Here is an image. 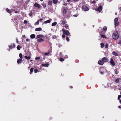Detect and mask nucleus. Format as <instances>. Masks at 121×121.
<instances>
[{
	"instance_id": "nucleus-40",
	"label": "nucleus",
	"mask_w": 121,
	"mask_h": 121,
	"mask_svg": "<svg viewBox=\"0 0 121 121\" xmlns=\"http://www.w3.org/2000/svg\"><path fill=\"white\" fill-rule=\"evenodd\" d=\"M51 52V49H49L48 52L50 54Z\"/></svg>"
},
{
	"instance_id": "nucleus-21",
	"label": "nucleus",
	"mask_w": 121,
	"mask_h": 121,
	"mask_svg": "<svg viewBox=\"0 0 121 121\" xmlns=\"http://www.w3.org/2000/svg\"><path fill=\"white\" fill-rule=\"evenodd\" d=\"M112 53L113 55L116 56H118V54L115 51H114Z\"/></svg>"
},
{
	"instance_id": "nucleus-22",
	"label": "nucleus",
	"mask_w": 121,
	"mask_h": 121,
	"mask_svg": "<svg viewBox=\"0 0 121 121\" xmlns=\"http://www.w3.org/2000/svg\"><path fill=\"white\" fill-rule=\"evenodd\" d=\"M69 27L68 25L66 24L63 26V27H65L67 29H68L69 28Z\"/></svg>"
},
{
	"instance_id": "nucleus-13",
	"label": "nucleus",
	"mask_w": 121,
	"mask_h": 121,
	"mask_svg": "<svg viewBox=\"0 0 121 121\" xmlns=\"http://www.w3.org/2000/svg\"><path fill=\"white\" fill-rule=\"evenodd\" d=\"M51 20H52V19H50V20H47L45 21L43 23L47 24V23H49L51 22Z\"/></svg>"
},
{
	"instance_id": "nucleus-50",
	"label": "nucleus",
	"mask_w": 121,
	"mask_h": 121,
	"mask_svg": "<svg viewBox=\"0 0 121 121\" xmlns=\"http://www.w3.org/2000/svg\"><path fill=\"white\" fill-rule=\"evenodd\" d=\"M63 5L65 6H66L67 5V4L66 3H65L63 4Z\"/></svg>"
},
{
	"instance_id": "nucleus-11",
	"label": "nucleus",
	"mask_w": 121,
	"mask_h": 121,
	"mask_svg": "<svg viewBox=\"0 0 121 121\" xmlns=\"http://www.w3.org/2000/svg\"><path fill=\"white\" fill-rule=\"evenodd\" d=\"M9 47L10 49H12L14 48L15 47V44L13 43L12 45H10L9 46Z\"/></svg>"
},
{
	"instance_id": "nucleus-12",
	"label": "nucleus",
	"mask_w": 121,
	"mask_h": 121,
	"mask_svg": "<svg viewBox=\"0 0 121 121\" xmlns=\"http://www.w3.org/2000/svg\"><path fill=\"white\" fill-rule=\"evenodd\" d=\"M102 60L104 62H107L108 61V60L106 57H103L102 59Z\"/></svg>"
},
{
	"instance_id": "nucleus-1",
	"label": "nucleus",
	"mask_w": 121,
	"mask_h": 121,
	"mask_svg": "<svg viewBox=\"0 0 121 121\" xmlns=\"http://www.w3.org/2000/svg\"><path fill=\"white\" fill-rule=\"evenodd\" d=\"M112 37L114 40H116L118 38L119 34L117 31L116 30L113 32L112 35Z\"/></svg>"
},
{
	"instance_id": "nucleus-33",
	"label": "nucleus",
	"mask_w": 121,
	"mask_h": 121,
	"mask_svg": "<svg viewBox=\"0 0 121 121\" xmlns=\"http://www.w3.org/2000/svg\"><path fill=\"white\" fill-rule=\"evenodd\" d=\"M6 11L8 13H11V11H10V10L9 9H8V8H7L6 9Z\"/></svg>"
},
{
	"instance_id": "nucleus-23",
	"label": "nucleus",
	"mask_w": 121,
	"mask_h": 121,
	"mask_svg": "<svg viewBox=\"0 0 121 121\" xmlns=\"http://www.w3.org/2000/svg\"><path fill=\"white\" fill-rule=\"evenodd\" d=\"M48 5H49L52 6V1H48Z\"/></svg>"
},
{
	"instance_id": "nucleus-58",
	"label": "nucleus",
	"mask_w": 121,
	"mask_h": 121,
	"mask_svg": "<svg viewBox=\"0 0 121 121\" xmlns=\"http://www.w3.org/2000/svg\"><path fill=\"white\" fill-rule=\"evenodd\" d=\"M74 1H78L79 0H74Z\"/></svg>"
},
{
	"instance_id": "nucleus-25",
	"label": "nucleus",
	"mask_w": 121,
	"mask_h": 121,
	"mask_svg": "<svg viewBox=\"0 0 121 121\" xmlns=\"http://www.w3.org/2000/svg\"><path fill=\"white\" fill-rule=\"evenodd\" d=\"M25 58L26 59H27V60H28L31 58L30 57V56L27 57V56H25Z\"/></svg>"
},
{
	"instance_id": "nucleus-3",
	"label": "nucleus",
	"mask_w": 121,
	"mask_h": 121,
	"mask_svg": "<svg viewBox=\"0 0 121 121\" xmlns=\"http://www.w3.org/2000/svg\"><path fill=\"white\" fill-rule=\"evenodd\" d=\"M82 10L84 11H87L89 10L88 7L85 5H83L82 7Z\"/></svg>"
},
{
	"instance_id": "nucleus-20",
	"label": "nucleus",
	"mask_w": 121,
	"mask_h": 121,
	"mask_svg": "<svg viewBox=\"0 0 121 121\" xmlns=\"http://www.w3.org/2000/svg\"><path fill=\"white\" fill-rule=\"evenodd\" d=\"M37 41L38 42H41L43 41H44V40L40 38L38 39L37 40Z\"/></svg>"
},
{
	"instance_id": "nucleus-2",
	"label": "nucleus",
	"mask_w": 121,
	"mask_h": 121,
	"mask_svg": "<svg viewBox=\"0 0 121 121\" xmlns=\"http://www.w3.org/2000/svg\"><path fill=\"white\" fill-rule=\"evenodd\" d=\"M62 31L64 34L67 36H71L70 32L68 30H65L64 29H63L62 30Z\"/></svg>"
},
{
	"instance_id": "nucleus-10",
	"label": "nucleus",
	"mask_w": 121,
	"mask_h": 121,
	"mask_svg": "<svg viewBox=\"0 0 121 121\" xmlns=\"http://www.w3.org/2000/svg\"><path fill=\"white\" fill-rule=\"evenodd\" d=\"M115 82L117 83L121 82V79L119 78H117L115 80Z\"/></svg>"
},
{
	"instance_id": "nucleus-26",
	"label": "nucleus",
	"mask_w": 121,
	"mask_h": 121,
	"mask_svg": "<svg viewBox=\"0 0 121 121\" xmlns=\"http://www.w3.org/2000/svg\"><path fill=\"white\" fill-rule=\"evenodd\" d=\"M41 5L43 6V7L45 8L46 7V5L45 3H43L41 4Z\"/></svg>"
},
{
	"instance_id": "nucleus-51",
	"label": "nucleus",
	"mask_w": 121,
	"mask_h": 121,
	"mask_svg": "<svg viewBox=\"0 0 121 121\" xmlns=\"http://www.w3.org/2000/svg\"><path fill=\"white\" fill-rule=\"evenodd\" d=\"M73 16L74 17H77V16L78 15H73Z\"/></svg>"
},
{
	"instance_id": "nucleus-64",
	"label": "nucleus",
	"mask_w": 121,
	"mask_h": 121,
	"mask_svg": "<svg viewBox=\"0 0 121 121\" xmlns=\"http://www.w3.org/2000/svg\"><path fill=\"white\" fill-rule=\"evenodd\" d=\"M120 98H119V97H118V100H120Z\"/></svg>"
},
{
	"instance_id": "nucleus-36",
	"label": "nucleus",
	"mask_w": 121,
	"mask_h": 121,
	"mask_svg": "<svg viewBox=\"0 0 121 121\" xmlns=\"http://www.w3.org/2000/svg\"><path fill=\"white\" fill-rule=\"evenodd\" d=\"M70 17V16L69 15H67L66 16H65V17H66L68 18H69Z\"/></svg>"
},
{
	"instance_id": "nucleus-18",
	"label": "nucleus",
	"mask_w": 121,
	"mask_h": 121,
	"mask_svg": "<svg viewBox=\"0 0 121 121\" xmlns=\"http://www.w3.org/2000/svg\"><path fill=\"white\" fill-rule=\"evenodd\" d=\"M22 61V60L21 59H19L17 60V62L18 64H20L21 63Z\"/></svg>"
},
{
	"instance_id": "nucleus-39",
	"label": "nucleus",
	"mask_w": 121,
	"mask_h": 121,
	"mask_svg": "<svg viewBox=\"0 0 121 121\" xmlns=\"http://www.w3.org/2000/svg\"><path fill=\"white\" fill-rule=\"evenodd\" d=\"M39 20H38L37 22L35 23V25H38L39 23Z\"/></svg>"
},
{
	"instance_id": "nucleus-9",
	"label": "nucleus",
	"mask_w": 121,
	"mask_h": 121,
	"mask_svg": "<svg viewBox=\"0 0 121 121\" xmlns=\"http://www.w3.org/2000/svg\"><path fill=\"white\" fill-rule=\"evenodd\" d=\"M61 22V24L63 26L66 24L67 22L66 21L64 20V19L60 21Z\"/></svg>"
},
{
	"instance_id": "nucleus-37",
	"label": "nucleus",
	"mask_w": 121,
	"mask_h": 121,
	"mask_svg": "<svg viewBox=\"0 0 121 121\" xmlns=\"http://www.w3.org/2000/svg\"><path fill=\"white\" fill-rule=\"evenodd\" d=\"M100 45L101 47L103 48L104 47V44L103 43H101Z\"/></svg>"
},
{
	"instance_id": "nucleus-6",
	"label": "nucleus",
	"mask_w": 121,
	"mask_h": 121,
	"mask_svg": "<svg viewBox=\"0 0 121 121\" xmlns=\"http://www.w3.org/2000/svg\"><path fill=\"white\" fill-rule=\"evenodd\" d=\"M64 9L63 11V15L64 17H65V15L66 13H67V11L66 10H67L68 9V8L66 7H65L64 8Z\"/></svg>"
},
{
	"instance_id": "nucleus-28",
	"label": "nucleus",
	"mask_w": 121,
	"mask_h": 121,
	"mask_svg": "<svg viewBox=\"0 0 121 121\" xmlns=\"http://www.w3.org/2000/svg\"><path fill=\"white\" fill-rule=\"evenodd\" d=\"M101 37L103 38H106V37L105 35L101 34L100 35Z\"/></svg>"
},
{
	"instance_id": "nucleus-4",
	"label": "nucleus",
	"mask_w": 121,
	"mask_h": 121,
	"mask_svg": "<svg viewBox=\"0 0 121 121\" xmlns=\"http://www.w3.org/2000/svg\"><path fill=\"white\" fill-rule=\"evenodd\" d=\"M102 7L101 5L99 6L97 8H96L95 9V10L97 11H99V12H100L102 9Z\"/></svg>"
},
{
	"instance_id": "nucleus-19",
	"label": "nucleus",
	"mask_w": 121,
	"mask_h": 121,
	"mask_svg": "<svg viewBox=\"0 0 121 121\" xmlns=\"http://www.w3.org/2000/svg\"><path fill=\"white\" fill-rule=\"evenodd\" d=\"M115 73L116 74H117L119 73V72L118 71V69H115L114 70Z\"/></svg>"
},
{
	"instance_id": "nucleus-29",
	"label": "nucleus",
	"mask_w": 121,
	"mask_h": 121,
	"mask_svg": "<svg viewBox=\"0 0 121 121\" xmlns=\"http://www.w3.org/2000/svg\"><path fill=\"white\" fill-rule=\"evenodd\" d=\"M57 24V23L56 22H55L53 23L52 24V26H54L56 25Z\"/></svg>"
},
{
	"instance_id": "nucleus-52",
	"label": "nucleus",
	"mask_w": 121,
	"mask_h": 121,
	"mask_svg": "<svg viewBox=\"0 0 121 121\" xmlns=\"http://www.w3.org/2000/svg\"><path fill=\"white\" fill-rule=\"evenodd\" d=\"M26 41H29V39H26Z\"/></svg>"
},
{
	"instance_id": "nucleus-38",
	"label": "nucleus",
	"mask_w": 121,
	"mask_h": 121,
	"mask_svg": "<svg viewBox=\"0 0 121 121\" xmlns=\"http://www.w3.org/2000/svg\"><path fill=\"white\" fill-rule=\"evenodd\" d=\"M33 70L34 68L32 67L31 68L30 70V72L32 73L33 72Z\"/></svg>"
},
{
	"instance_id": "nucleus-55",
	"label": "nucleus",
	"mask_w": 121,
	"mask_h": 121,
	"mask_svg": "<svg viewBox=\"0 0 121 121\" xmlns=\"http://www.w3.org/2000/svg\"><path fill=\"white\" fill-rule=\"evenodd\" d=\"M119 44H121V41H119Z\"/></svg>"
},
{
	"instance_id": "nucleus-31",
	"label": "nucleus",
	"mask_w": 121,
	"mask_h": 121,
	"mask_svg": "<svg viewBox=\"0 0 121 121\" xmlns=\"http://www.w3.org/2000/svg\"><path fill=\"white\" fill-rule=\"evenodd\" d=\"M59 60L60 61L63 62L64 61V59L63 58H60L59 59Z\"/></svg>"
},
{
	"instance_id": "nucleus-45",
	"label": "nucleus",
	"mask_w": 121,
	"mask_h": 121,
	"mask_svg": "<svg viewBox=\"0 0 121 121\" xmlns=\"http://www.w3.org/2000/svg\"><path fill=\"white\" fill-rule=\"evenodd\" d=\"M16 42L17 43H19V41H18V39L17 38L16 39Z\"/></svg>"
},
{
	"instance_id": "nucleus-53",
	"label": "nucleus",
	"mask_w": 121,
	"mask_h": 121,
	"mask_svg": "<svg viewBox=\"0 0 121 121\" xmlns=\"http://www.w3.org/2000/svg\"><path fill=\"white\" fill-rule=\"evenodd\" d=\"M43 20V19L42 18H40L39 20H39V21H41Z\"/></svg>"
},
{
	"instance_id": "nucleus-44",
	"label": "nucleus",
	"mask_w": 121,
	"mask_h": 121,
	"mask_svg": "<svg viewBox=\"0 0 121 121\" xmlns=\"http://www.w3.org/2000/svg\"><path fill=\"white\" fill-rule=\"evenodd\" d=\"M40 59V58L39 57H36L35 58V59L36 60H39Z\"/></svg>"
},
{
	"instance_id": "nucleus-8",
	"label": "nucleus",
	"mask_w": 121,
	"mask_h": 121,
	"mask_svg": "<svg viewBox=\"0 0 121 121\" xmlns=\"http://www.w3.org/2000/svg\"><path fill=\"white\" fill-rule=\"evenodd\" d=\"M110 64L113 66H114L115 65V63L114 61V60L112 58H111L110 61Z\"/></svg>"
},
{
	"instance_id": "nucleus-17",
	"label": "nucleus",
	"mask_w": 121,
	"mask_h": 121,
	"mask_svg": "<svg viewBox=\"0 0 121 121\" xmlns=\"http://www.w3.org/2000/svg\"><path fill=\"white\" fill-rule=\"evenodd\" d=\"M49 65V64L48 63L43 64L42 65V66L45 67H48Z\"/></svg>"
},
{
	"instance_id": "nucleus-15",
	"label": "nucleus",
	"mask_w": 121,
	"mask_h": 121,
	"mask_svg": "<svg viewBox=\"0 0 121 121\" xmlns=\"http://www.w3.org/2000/svg\"><path fill=\"white\" fill-rule=\"evenodd\" d=\"M98 63L99 65H102L104 64V62L102 60H100L98 61Z\"/></svg>"
},
{
	"instance_id": "nucleus-61",
	"label": "nucleus",
	"mask_w": 121,
	"mask_h": 121,
	"mask_svg": "<svg viewBox=\"0 0 121 121\" xmlns=\"http://www.w3.org/2000/svg\"><path fill=\"white\" fill-rule=\"evenodd\" d=\"M70 88L71 89H72L73 88V87L71 86H70Z\"/></svg>"
},
{
	"instance_id": "nucleus-7",
	"label": "nucleus",
	"mask_w": 121,
	"mask_h": 121,
	"mask_svg": "<svg viewBox=\"0 0 121 121\" xmlns=\"http://www.w3.org/2000/svg\"><path fill=\"white\" fill-rule=\"evenodd\" d=\"M34 6L35 7H37L39 9L41 7V6L40 4L36 3L34 4Z\"/></svg>"
},
{
	"instance_id": "nucleus-56",
	"label": "nucleus",
	"mask_w": 121,
	"mask_h": 121,
	"mask_svg": "<svg viewBox=\"0 0 121 121\" xmlns=\"http://www.w3.org/2000/svg\"><path fill=\"white\" fill-rule=\"evenodd\" d=\"M118 107L119 108H121V107L120 106H118Z\"/></svg>"
},
{
	"instance_id": "nucleus-32",
	"label": "nucleus",
	"mask_w": 121,
	"mask_h": 121,
	"mask_svg": "<svg viewBox=\"0 0 121 121\" xmlns=\"http://www.w3.org/2000/svg\"><path fill=\"white\" fill-rule=\"evenodd\" d=\"M19 56L21 58V59H22L23 58V56H22V54L21 53H20L19 54Z\"/></svg>"
},
{
	"instance_id": "nucleus-47",
	"label": "nucleus",
	"mask_w": 121,
	"mask_h": 121,
	"mask_svg": "<svg viewBox=\"0 0 121 121\" xmlns=\"http://www.w3.org/2000/svg\"><path fill=\"white\" fill-rule=\"evenodd\" d=\"M48 54H49L48 52H47V53H45L44 54V55H48Z\"/></svg>"
},
{
	"instance_id": "nucleus-16",
	"label": "nucleus",
	"mask_w": 121,
	"mask_h": 121,
	"mask_svg": "<svg viewBox=\"0 0 121 121\" xmlns=\"http://www.w3.org/2000/svg\"><path fill=\"white\" fill-rule=\"evenodd\" d=\"M35 30L36 31H41L42 30V29L40 27L37 28L35 29Z\"/></svg>"
},
{
	"instance_id": "nucleus-43",
	"label": "nucleus",
	"mask_w": 121,
	"mask_h": 121,
	"mask_svg": "<svg viewBox=\"0 0 121 121\" xmlns=\"http://www.w3.org/2000/svg\"><path fill=\"white\" fill-rule=\"evenodd\" d=\"M34 71L35 73H36L38 71V70L37 69H35Z\"/></svg>"
},
{
	"instance_id": "nucleus-59",
	"label": "nucleus",
	"mask_w": 121,
	"mask_h": 121,
	"mask_svg": "<svg viewBox=\"0 0 121 121\" xmlns=\"http://www.w3.org/2000/svg\"><path fill=\"white\" fill-rule=\"evenodd\" d=\"M29 15L30 16H31L32 15V13H30L29 14Z\"/></svg>"
},
{
	"instance_id": "nucleus-48",
	"label": "nucleus",
	"mask_w": 121,
	"mask_h": 121,
	"mask_svg": "<svg viewBox=\"0 0 121 121\" xmlns=\"http://www.w3.org/2000/svg\"><path fill=\"white\" fill-rule=\"evenodd\" d=\"M56 36L55 35L53 36L52 38L53 39H54L56 38Z\"/></svg>"
},
{
	"instance_id": "nucleus-46",
	"label": "nucleus",
	"mask_w": 121,
	"mask_h": 121,
	"mask_svg": "<svg viewBox=\"0 0 121 121\" xmlns=\"http://www.w3.org/2000/svg\"><path fill=\"white\" fill-rule=\"evenodd\" d=\"M65 34H63L62 35V37L63 38H65V36L64 35Z\"/></svg>"
},
{
	"instance_id": "nucleus-42",
	"label": "nucleus",
	"mask_w": 121,
	"mask_h": 121,
	"mask_svg": "<svg viewBox=\"0 0 121 121\" xmlns=\"http://www.w3.org/2000/svg\"><path fill=\"white\" fill-rule=\"evenodd\" d=\"M66 40L67 41H69V38L68 37H66Z\"/></svg>"
},
{
	"instance_id": "nucleus-5",
	"label": "nucleus",
	"mask_w": 121,
	"mask_h": 121,
	"mask_svg": "<svg viewBox=\"0 0 121 121\" xmlns=\"http://www.w3.org/2000/svg\"><path fill=\"white\" fill-rule=\"evenodd\" d=\"M114 24L115 26H117L119 25V23L117 18H116L114 20Z\"/></svg>"
},
{
	"instance_id": "nucleus-14",
	"label": "nucleus",
	"mask_w": 121,
	"mask_h": 121,
	"mask_svg": "<svg viewBox=\"0 0 121 121\" xmlns=\"http://www.w3.org/2000/svg\"><path fill=\"white\" fill-rule=\"evenodd\" d=\"M37 37L38 38H39L41 37L43 38L44 36L42 35L39 34L37 35Z\"/></svg>"
},
{
	"instance_id": "nucleus-27",
	"label": "nucleus",
	"mask_w": 121,
	"mask_h": 121,
	"mask_svg": "<svg viewBox=\"0 0 121 121\" xmlns=\"http://www.w3.org/2000/svg\"><path fill=\"white\" fill-rule=\"evenodd\" d=\"M54 4H56L57 3L58 1V0H52Z\"/></svg>"
},
{
	"instance_id": "nucleus-60",
	"label": "nucleus",
	"mask_w": 121,
	"mask_h": 121,
	"mask_svg": "<svg viewBox=\"0 0 121 121\" xmlns=\"http://www.w3.org/2000/svg\"><path fill=\"white\" fill-rule=\"evenodd\" d=\"M100 73L101 74H103V73L102 72H100Z\"/></svg>"
},
{
	"instance_id": "nucleus-57",
	"label": "nucleus",
	"mask_w": 121,
	"mask_h": 121,
	"mask_svg": "<svg viewBox=\"0 0 121 121\" xmlns=\"http://www.w3.org/2000/svg\"><path fill=\"white\" fill-rule=\"evenodd\" d=\"M118 97H119V98H121V95H119L118 96Z\"/></svg>"
},
{
	"instance_id": "nucleus-34",
	"label": "nucleus",
	"mask_w": 121,
	"mask_h": 121,
	"mask_svg": "<svg viewBox=\"0 0 121 121\" xmlns=\"http://www.w3.org/2000/svg\"><path fill=\"white\" fill-rule=\"evenodd\" d=\"M17 48L18 50H20L21 48L20 46L19 45H18L17 47Z\"/></svg>"
},
{
	"instance_id": "nucleus-30",
	"label": "nucleus",
	"mask_w": 121,
	"mask_h": 121,
	"mask_svg": "<svg viewBox=\"0 0 121 121\" xmlns=\"http://www.w3.org/2000/svg\"><path fill=\"white\" fill-rule=\"evenodd\" d=\"M107 27L106 26L104 27L103 29V30L104 31H106L107 30Z\"/></svg>"
},
{
	"instance_id": "nucleus-62",
	"label": "nucleus",
	"mask_w": 121,
	"mask_h": 121,
	"mask_svg": "<svg viewBox=\"0 0 121 121\" xmlns=\"http://www.w3.org/2000/svg\"><path fill=\"white\" fill-rule=\"evenodd\" d=\"M71 0H67V1L68 2H69Z\"/></svg>"
},
{
	"instance_id": "nucleus-54",
	"label": "nucleus",
	"mask_w": 121,
	"mask_h": 121,
	"mask_svg": "<svg viewBox=\"0 0 121 121\" xmlns=\"http://www.w3.org/2000/svg\"><path fill=\"white\" fill-rule=\"evenodd\" d=\"M93 3L95 4V1H93V2L92 3Z\"/></svg>"
},
{
	"instance_id": "nucleus-41",
	"label": "nucleus",
	"mask_w": 121,
	"mask_h": 121,
	"mask_svg": "<svg viewBox=\"0 0 121 121\" xmlns=\"http://www.w3.org/2000/svg\"><path fill=\"white\" fill-rule=\"evenodd\" d=\"M28 23V21L26 20H25L24 22V24H27Z\"/></svg>"
},
{
	"instance_id": "nucleus-63",
	"label": "nucleus",
	"mask_w": 121,
	"mask_h": 121,
	"mask_svg": "<svg viewBox=\"0 0 121 121\" xmlns=\"http://www.w3.org/2000/svg\"><path fill=\"white\" fill-rule=\"evenodd\" d=\"M119 102L121 104V99L120 100H119Z\"/></svg>"
},
{
	"instance_id": "nucleus-24",
	"label": "nucleus",
	"mask_w": 121,
	"mask_h": 121,
	"mask_svg": "<svg viewBox=\"0 0 121 121\" xmlns=\"http://www.w3.org/2000/svg\"><path fill=\"white\" fill-rule=\"evenodd\" d=\"M35 35L34 34H32L30 35V37L31 38L34 39L35 37Z\"/></svg>"
},
{
	"instance_id": "nucleus-35",
	"label": "nucleus",
	"mask_w": 121,
	"mask_h": 121,
	"mask_svg": "<svg viewBox=\"0 0 121 121\" xmlns=\"http://www.w3.org/2000/svg\"><path fill=\"white\" fill-rule=\"evenodd\" d=\"M108 45L107 43L105 45H104V47L106 48H108Z\"/></svg>"
},
{
	"instance_id": "nucleus-49",
	"label": "nucleus",
	"mask_w": 121,
	"mask_h": 121,
	"mask_svg": "<svg viewBox=\"0 0 121 121\" xmlns=\"http://www.w3.org/2000/svg\"><path fill=\"white\" fill-rule=\"evenodd\" d=\"M118 9L120 11H121V7H119Z\"/></svg>"
}]
</instances>
